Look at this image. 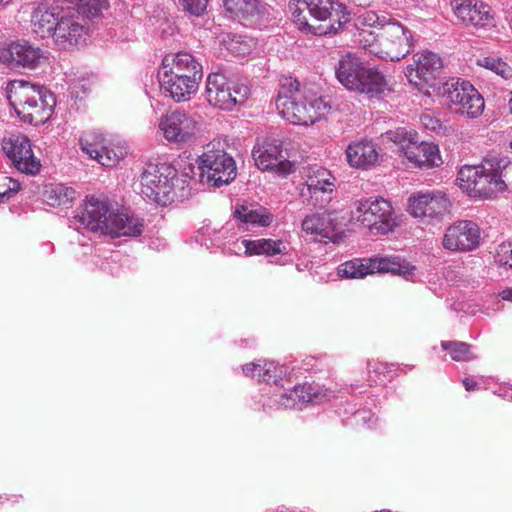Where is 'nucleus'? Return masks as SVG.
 <instances>
[{"label": "nucleus", "mask_w": 512, "mask_h": 512, "mask_svg": "<svg viewBox=\"0 0 512 512\" xmlns=\"http://www.w3.org/2000/svg\"><path fill=\"white\" fill-rule=\"evenodd\" d=\"M398 263L391 258L353 259L338 267V274L345 278H363L376 272H396Z\"/></svg>", "instance_id": "23"}, {"label": "nucleus", "mask_w": 512, "mask_h": 512, "mask_svg": "<svg viewBox=\"0 0 512 512\" xmlns=\"http://www.w3.org/2000/svg\"><path fill=\"white\" fill-rule=\"evenodd\" d=\"M501 162L496 160V155L486 156L482 163L477 166H464L458 172L457 180L460 187L472 196L478 182V178L485 171H492L494 165H499Z\"/></svg>", "instance_id": "31"}, {"label": "nucleus", "mask_w": 512, "mask_h": 512, "mask_svg": "<svg viewBox=\"0 0 512 512\" xmlns=\"http://www.w3.org/2000/svg\"><path fill=\"white\" fill-rule=\"evenodd\" d=\"M510 254H511V260H505V263L506 264H509L510 266H512V249L510 250Z\"/></svg>", "instance_id": "53"}, {"label": "nucleus", "mask_w": 512, "mask_h": 512, "mask_svg": "<svg viewBox=\"0 0 512 512\" xmlns=\"http://www.w3.org/2000/svg\"><path fill=\"white\" fill-rule=\"evenodd\" d=\"M87 36L86 27L79 21V17L62 15L53 39L60 49H70L85 43Z\"/></svg>", "instance_id": "25"}, {"label": "nucleus", "mask_w": 512, "mask_h": 512, "mask_svg": "<svg viewBox=\"0 0 512 512\" xmlns=\"http://www.w3.org/2000/svg\"><path fill=\"white\" fill-rule=\"evenodd\" d=\"M161 88L175 101H186L198 90L202 65L187 52L167 54L158 73Z\"/></svg>", "instance_id": "3"}, {"label": "nucleus", "mask_w": 512, "mask_h": 512, "mask_svg": "<svg viewBox=\"0 0 512 512\" xmlns=\"http://www.w3.org/2000/svg\"><path fill=\"white\" fill-rule=\"evenodd\" d=\"M76 191L63 184H50L43 191L44 201L52 207L67 206L75 199Z\"/></svg>", "instance_id": "33"}, {"label": "nucleus", "mask_w": 512, "mask_h": 512, "mask_svg": "<svg viewBox=\"0 0 512 512\" xmlns=\"http://www.w3.org/2000/svg\"><path fill=\"white\" fill-rule=\"evenodd\" d=\"M9 181L13 184L12 187H9L8 190H6L5 192L3 193H0V202L2 201V199L8 194V193H11V192H18L20 189H21V185L20 183L17 181V180H13L11 178H8Z\"/></svg>", "instance_id": "48"}, {"label": "nucleus", "mask_w": 512, "mask_h": 512, "mask_svg": "<svg viewBox=\"0 0 512 512\" xmlns=\"http://www.w3.org/2000/svg\"><path fill=\"white\" fill-rule=\"evenodd\" d=\"M338 219L336 211L312 213L303 219L301 227L306 234L317 235L335 241L339 228Z\"/></svg>", "instance_id": "27"}, {"label": "nucleus", "mask_w": 512, "mask_h": 512, "mask_svg": "<svg viewBox=\"0 0 512 512\" xmlns=\"http://www.w3.org/2000/svg\"><path fill=\"white\" fill-rule=\"evenodd\" d=\"M387 23H390V21L386 16H379L375 11L369 10L360 14L355 20V27L358 30L357 42L359 45L361 46L362 33H375L369 30L370 28H377L381 32Z\"/></svg>", "instance_id": "36"}, {"label": "nucleus", "mask_w": 512, "mask_h": 512, "mask_svg": "<svg viewBox=\"0 0 512 512\" xmlns=\"http://www.w3.org/2000/svg\"><path fill=\"white\" fill-rule=\"evenodd\" d=\"M477 64L487 70L492 71L496 75L505 80L512 78V67L497 56H486L479 58Z\"/></svg>", "instance_id": "40"}, {"label": "nucleus", "mask_w": 512, "mask_h": 512, "mask_svg": "<svg viewBox=\"0 0 512 512\" xmlns=\"http://www.w3.org/2000/svg\"><path fill=\"white\" fill-rule=\"evenodd\" d=\"M509 147L512 149V140L509 143Z\"/></svg>", "instance_id": "56"}, {"label": "nucleus", "mask_w": 512, "mask_h": 512, "mask_svg": "<svg viewBox=\"0 0 512 512\" xmlns=\"http://www.w3.org/2000/svg\"><path fill=\"white\" fill-rule=\"evenodd\" d=\"M262 360H259L257 362H251L247 363L242 367L243 373L247 377L255 378L257 377V374L260 372Z\"/></svg>", "instance_id": "47"}, {"label": "nucleus", "mask_w": 512, "mask_h": 512, "mask_svg": "<svg viewBox=\"0 0 512 512\" xmlns=\"http://www.w3.org/2000/svg\"><path fill=\"white\" fill-rule=\"evenodd\" d=\"M509 110L512 113V96L511 99L509 100Z\"/></svg>", "instance_id": "54"}, {"label": "nucleus", "mask_w": 512, "mask_h": 512, "mask_svg": "<svg viewBox=\"0 0 512 512\" xmlns=\"http://www.w3.org/2000/svg\"><path fill=\"white\" fill-rule=\"evenodd\" d=\"M71 96L75 99H83L89 91V84L86 80H78L71 84Z\"/></svg>", "instance_id": "46"}, {"label": "nucleus", "mask_w": 512, "mask_h": 512, "mask_svg": "<svg viewBox=\"0 0 512 512\" xmlns=\"http://www.w3.org/2000/svg\"><path fill=\"white\" fill-rule=\"evenodd\" d=\"M346 158L351 167L367 170L378 164L379 152L372 141L363 139L348 145Z\"/></svg>", "instance_id": "28"}, {"label": "nucleus", "mask_w": 512, "mask_h": 512, "mask_svg": "<svg viewBox=\"0 0 512 512\" xmlns=\"http://www.w3.org/2000/svg\"><path fill=\"white\" fill-rule=\"evenodd\" d=\"M87 229L113 238L138 236L143 230V221L135 216L113 211L104 198L86 196L82 211L77 215Z\"/></svg>", "instance_id": "2"}, {"label": "nucleus", "mask_w": 512, "mask_h": 512, "mask_svg": "<svg viewBox=\"0 0 512 512\" xmlns=\"http://www.w3.org/2000/svg\"><path fill=\"white\" fill-rule=\"evenodd\" d=\"M223 4L226 11L245 25H259L271 16V7L260 0H223Z\"/></svg>", "instance_id": "22"}, {"label": "nucleus", "mask_w": 512, "mask_h": 512, "mask_svg": "<svg viewBox=\"0 0 512 512\" xmlns=\"http://www.w3.org/2000/svg\"><path fill=\"white\" fill-rule=\"evenodd\" d=\"M335 398V392L329 388L313 384L296 385L289 393L281 395L280 402L288 408H302L311 403L318 404Z\"/></svg>", "instance_id": "24"}, {"label": "nucleus", "mask_w": 512, "mask_h": 512, "mask_svg": "<svg viewBox=\"0 0 512 512\" xmlns=\"http://www.w3.org/2000/svg\"><path fill=\"white\" fill-rule=\"evenodd\" d=\"M202 117L181 109H171L160 118L159 128H195L201 125Z\"/></svg>", "instance_id": "32"}, {"label": "nucleus", "mask_w": 512, "mask_h": 512, "mask_svg": "<svg viewBox=\"0 0 512 512\" xmlns=\"http://www.w3.org/2000/svg\"><path fill=\"white\" fill-rule=\"evenodd\" d=\"M176 170L168 165L153 166L141 177V192L147 198L166 205L172 200Z\"/></svg>", "instance_id": "13"}, {"label": "nucleus", "mask_w": 512, "mask_h": 512, "mask_svg": "<svg viewBox=\"0 0 512 512\" xmlns=\"http://www.w3.org/2000/svg\"><path fill=\"white\" fill-rule=\"evenodd\" d=\"M199 167L215 187L230 183L237 175L234 159L223 149L216 148L214 143L206 146L199 158Z\"/></svg>", "instance_id": "10"}, {"label": "nucleus", "mask_w": 512, "mask_h": 512, "mask_svg": "<svg viewBox=\"0 0 512 512\" xmlns=\"http://www.w3.org/2000/svg\"><path fill=\"white\" fill-rule=\"evenodd\" d=\"M248 94L249 88L246 85L232 87L223 74L211 73L207 77L205 98L214 107L231 110L235 105L243 103Z\"/></svg>", "instance_id": "12"}, {"label": "nucleus", "mask_w": 512, "mask_h": 512, "mask_svg": "<svg viewBox=\"0 0 512 512\" xmlns=\"http://www.w3.org/2000/svg\"><path fill=\"white\" fill-rule=\"evenodd\" d=\"M391 121H392V119H386V118L380 119L379 118V119H376L375 124L376 125H382V124L391 125L392 124Z\"/></svg>", "instance_id": "51"}, {"label": "nucleus", "mask_w": 512, "mask_h": 512, "mask_svg": "<svg viewBox=\"0 0 512 512\" xmlns=\"http://www.w3.org/2000/svg\"><path fill=\"white\" fill-rule=\"evenodd\" d=\"M350 220L360 227L367 228L373 235H386L398 226L391 202L380 196L355 200Z\"/></svg>", "instance_id": "7"}, {"label": "nucleus", "mask_w": 512, "mask_h": 512, "mask_svg": "<svg viewBox=\"0 0 512 512\" xmlns=\"http://www.w3.org/2000/svg\"><path fill=\"white\" fill-rule=\"evenodd\" d=\"M104 141L101 134L89 130L80 138V146L90 158L97 160L104 167L113 168L124 158L125 153L120 148L105 146Z\"/></svg>", "instance_id": "20"}, {"label": "nucleus", "mask_w": 512, "mask_h": 512, "mask_svg": "<svg viewBox=\"0 0 512 512\" xmlns=\"http://www.w3.org/2000/svg\"><path fill=\"white\" fill-rule=\"evenodd\" d=\"M276 365L273 362L262 361L260 372L257 374L258 380L270 381L276 376Z\"/></svg>", "instance_id": "45"}, {"label": "nucleus", "mask_w": 512, "mask_h": 512, "mask_svg": "<svg viewBox=\"0 0 512 512\" xmlns=\"http://www.w3.org/2000/svg\"><path fill=\"white\" fill-rule=\"evenodd\" d=\"M275 105L282 118L292 125H313L331 111L329 101L311 87H301L292 77L280 79Z\"/></svg>", "instance_id": "1"}, {"label": "nucleus", "mask_w": 512, "mask_h": 512, "mask_svg": "<svg viewBox=\"0 0 512 512\" xmlns=\"http://www.w3.org/2000/svg\"><path fill=\"white\" fill-rule=\"evenodd\" d=\"M184 11L191 15L200 16L206 10L208 0H178Z\"/></svg>", "instance_id": "43"}, {"label": "nucleus", "mask_w": 512, "mask_h": 512, "mask_svg": "<svg viewBox=\"0 0 512 512\" xmlns=\"http://www.w3.org/2000/svg\"><path fill=\"white\" fill-rule=\"evenodd\" d=\"M441 67L442 60L437 54L430 51L418 52L413 56V63L406 67L405 75L416 87L432 85Z\"/></svg>", "instance_id": "18"}, {"label": "nucleus", "mask_w": 512, "mask_h": 512, "mask_svg": "<svg viewBox=\"0 0 512 512\" xmlns=\"http://www.w3.org/2000/svg\"><path fill=\"white\" fill-rule=\"evenodd\" d=\"M412 32L399 22H390L380 33H362L361 48L371 56L399 61L412 49Z\"/></svg>", "instance_id": "6"}, {"label": "nucleus", "mask_w": 512, "mask_h": 512, "mask_svg": "<svg viewBox=\"0 0 512 512\" xmlns=\"http://www.w3.org/2000/svg\"><path fill=\"white\" fill-rule=\"evenodd\" d=\"M289 10L301 30L318 35L335 33L348 20L345 7L332 0H291Z\"/></svg>", "instance_id": "5"}, {"label": "nucleus", "mask_w": 512, "mask_h": 512, "mask_svg": "<svg viewBox=\"0 0 512 512\" xmlns=\"http://www.w3.org/2000/svg\"><path fill=\"white\" fill-rule=\"evenodd\" d=\"M335 177L323 167L311 168L305 186L307 188L308 202L314 207H323L330 202L335 190Z\"/></svg>", "instance_id": "21"}, {"label": "nucleus", "mask_w": 512, "mask_h": 512, "mask_svg": "<svg viewBox=\"0 0 512 512\" xmlns=\"http://www.w3.org/2000/svg\"><path fill=\"white\" fill-rule=\"evenodd\" d=\"M420 124L422 128H438L441 127V120L436 111L426 110L420 116Z\"/></svg>", "instance_id": "44"}, {"label": "nucleus", "mask_w": 512, "mask_h": 512, "mask_svg": "<svg viewBox=\"0 0 512 512\" xmlns=\"http://www.w3.org/2000/svg\"><path fill=\"white\" fill-rule=\"evenodd\" d=\"M252 154L256 165L262 170H272L279 175H288L295 171L294 162L290 161V150L283 149V142L266 138L258 140Z\"/></svg>", "instance_id": "11"}, {"label": "nucleus", "mask_w": 512, "mask_h": 512, "mask_svg": "<svg viewBox=\"0 0 512 512\" xmlns=\"http://www.w3.org/2000/svg\"><path fill=\"white\" fill-rule=\"evenodd\" d=\"M451 7L457 20L474 28L494 26V16L489 5L477 0H452Z\"/></svg>", "instance_id": "17"}, {"label": "nucleus", "mask_w": 512, "mask_h": 512, "mask_svg": "<svg viewBox=\"0 0 512 512\" xmlns=\"http://www.w3.org/2000/svg\"><path fill=\"white\" fill-rule=\"evenodd\" d=\"M381 137L398 146L399 151L419 168L430 169L443 163L438 145L420 141L416 130H387Z\"/></svg>", "instance_id": "8"}, {"label": "nucleus", "mask_w": 512, "mask_h": 512, "mask_svg": "<svg viewBox=\"0 0 512 512\" xmlns=\"http://www.w3.org/2000/svg\"><path fill=\"white\" fill-rule=\"evenodd\" d=\"M60 17L58 8L48 6L44 3L38 4L34 7L31 14L30 22L33 32L41 38L53 37Z\"/></svg>", "instance_id": "30"}, {"label": "nucleus", "mask_w": 512, "mask_h": 512, "mask_svg": "<svg viewBox=\"0 0 512 512\" xmlns=\"http://www.w3.org/2000/svg\"><path fill=\"white\" fill-rule=\"evenodd\" d=\"M507 19L509 20V24L512 29V6L507 10Z\"/></svg>", "instance_id": "52"}, {"label": "nucleus", "mask_w": 512, "mask_h": 512, "mask_svg": "<svg viewBox=\"0 0 512 512\" xmlns=\"http://www.w3.org/2000/svg\"><path fill=\"white\" fill-rule=\"evenodd\" d=\"M301 196L304 197L305 196V193H304V190H301Z\"/></svg>", "instance_id": "55"}, {"label": "nucleus", "mask_w": 512, "mask_h": 512, "mask_svg": "<svg viewBox=\"0 0 512 512\" xmlns=\"http://www.w3.org/2000/svg\"><path fill=\"white\" fill-rule=\"evenodd\" d=\"M450 201L441 191L419 192L409 198V211L416 218H434L448 212Z\"/></svg>", "instance_id": "19"}, {"label": "nucleus", "mask_w": 512, "mask_h": 512, "mask_svg": "<svg viewBox=\"0 0 512 512\" xmlns=\"http://www.w3.org/2000/svg\"><path fill=\"white\" fill-rule=\"evenodd\" d=\"M0 60L11 67L35 69L47 60V55L27 41H16L0 49Z\"/></svg>", "instance_id": "16"}, {"label": "nucleus", "mask_w": 512, "mask_h": 512, "mask_svg": "<svg viewBox=\"0 0 512 512\" xmlns=\"http://www.w3.org/2000/svg\"><path fill=\"white\" fill-rule=\"evenodd\" d=\"M223 43L228 51L235 56H245L252 52L255 42L252 38L239 34H229Z\"/></svg>", "instance_id": "38"}, {"label": "nucleus", "mask_w": 512, "mask_h": 512, "mask_svg": "<svg viewBox=\"0 0 512 512\" xmlns=\"http://www.w3.org/2000/svg\"><path fill=\"white\" fill-rule=\"evenodd\" d=\"M2 149L22 173L35 175L40 171V161L34 156L31 141L27 136L12 135L4 138Z\"/></svg>", "instance_id": "15"}, {"label": "nucleus", "mask_w": 512, "mask_h": 512, "mask_svg": "<svg viewBox=\"0 0 512 512\" xmlns=\"http://www.w3.org/2000/svg\"><path fill=\"white\" fill-rule=\"evenodd\" d=\"M395 365L381 361L369 363L368 381L373 384H384L395 374Z\"/></svg>", "instance_id": "39"}, {"label": "nucleus", "mask_w": 512, "mask_h": 512, "mask_svg": "<svg viewBox=\"0 0 512 512\" xmlns=\"http://www.w3.org/2000/svg\"><path fill=\"white\" fill-rule=\"evenodd\" d=\"M6 95L16 114L34 126L51 116L56 103L54 95L45 87L21 79L8 82Z\"/></svg>", "instance_id": "4"}, {"label": "nucleus", "mask_w": 512, "mask_h": 512, "mask_svg": "<svg viewBox=\"0 0 512 512\" xmlns=\"http://www.w3.org/2000/svg\"><path fill=\"white\" fill-rule=\"evenodd\" d=\"M245 253L247 255H266L273 256L281 254L285 250V246L281 240L257 239L244 240Z\"/></svg>", "instance_id": "35"}, {"label": "nucleus", "mask_w": 512, "mask_h": 512, "mask_svg": "<svg viewBox=\"0 0 512 512\" xmlns=\"http://www.w3.org/2000/svg\"><path fill=\"white\" fill-rule=\"evenodd\" d=\"M479 226L471 220H458L449 225L442 238V246L450 252H469L480 244Z\"/></svg>", "instance_id": "14"}, {"label": "nucleus", "mask_w": 512, "mask_h": 512, "mask_svg": "<svg viewBox=\"0 0 512 512\" xmlns=\"http://www.w3.org/2000/svg\"><path fill=\"white\" fill-rule=\"evenodd\" d=\"M443 93L453 113L473 119L484 110L482 95L466 80L451 79L445 83Z\"/></svg>", "instance_id": "9"}, {"label": "nucleus", "mask_w": 512, "mask_h": 512, "mask_svg": "<svg viewBox=\"0 0 512 512\" xmlns=\"http://www.w3.org/2000/svg\"><path fill=\"white\" fill-rule=\"evenodd\" d=\"M364 89H355V92L365 93L371 96L383 93L387 88V82L384 75L375 68L365 67L360 75Z\"/></svg>", "instance_id": "34"}, {"label": "nucleus", "mask_w": 512, "mask_h": 512, "mask_svg": "<svg viewBox=\"0 0 512 512\" xmlns=\"http://www.w3.org/2000/svg\"><path fill=\"white\" fill-rule=\"evenodd\" d=\"M463 385L467 391H474L476 390L478 384L474 379L466 377L463 380Z\"/></svg>", "instance_id": "49"}, {"label": "nucleus", "mask_w": 512, "mask_h": 512, "mask_svg": "<svg viewBox=\"0 0 512 512\" xmlns=\"http://www.w3.org/2000/svg\"><path fill=\"white\" fill-rule=\"evenodd\" d=\"M364 69L363 62L352 53L342 56L336 67V77L338 81L348 90L364 89L360 80V75Z\"/></svg>", "instance_id": "29"}, {"label": "nucleus", "mask_w": 512, "mask_h": 512, "mask_svg": "<svg viewBox=\"0 0 512 512\" xmlns=\"http://www.w3.org/2000/svg\"><path fill=\"white\" fill-rule=\"evenodd\" d=\"M496 160L501 163L494 165L492 171H485L480 175L472 194L473 197L490 199L506 190L507 186L502 177L503 171L510 165V160L508 157L502 156H496Z\"/></svg>", "instance_id": "26"}, {"label": "nucleus", "mask_w": 512, "mask_h": 512, "mask_svg": "<svg viewBox=\"0 0 512 512\" xmlns=\"http://www.w3.org/2000/svg\"><path fill=\"white\" fill-rule=\"evenodd\" d=\"M441 346L454 361H471L475 358L470 346L464 342L442 341Z\"/></svg>", "instance_id": "41"}, {"label": "nucleus", "mask_w": 512, "mask_h": 512, "mask_svg": "<svg viewBox=\"0 0 512 512\" xmlns=\"http://www.w3.org/2000/svg\"><path fill=\"white\" fill-rule=\"evenodd\" d=\"M499 296L505 300L512 302V288H505L500 293Z\"/></svg>", "instance_id": "50"}, {"label": "nucleus", "mask_w": 512, "mask_h": 512, "mask_svg": "<svg viewBox=\"0 0 512 512\" xmlns=\"http://www.w3.org/2000/svg\"><path fill=\"white\" fill-rule=\"evenodd\" d=\"M234 215L244 223L263 227L269 226L273 220V216L263 207L252 209L247 206H241L235 210Z\"/></svg>", "instance_id": "37"}, {"label": "nucleus", "mask_w": 512, "mask_h": 512, "mask_svg": "<svg viewBox=\"0 0 512 512\" xmlns=\"http://www.w3.org/2000/svg\"><path fill=\"white\" fill-rule=\"evenodd\" d=\"M163 136L168 143L181 148L194 140V134L189 130H163Z\"/></svg>", "instance_id": "42"}]
</instances>
